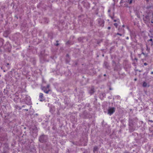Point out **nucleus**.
Instances as JSON below:
<instances>
[{"instance_id":"a878e982","label":"nucleus","mask_w":153,"mask_h":153,"mask_svg":"<svg viewBox=\"0 0 153 153\" xmlns=\"http://www.w3.org/2000/svg\"><path fill=\"white\" fill-rule=\"evenodd\" d=\"M109 90H112V89L111 88V87H110L109 88Z\"/></svg>"},{"instance_id":"9b49d317","label":"nucleus","mask_w":153,"mask_h":153,"mask_svg":"<svg viewBox=\"0 0 153 153\" xmlns=\"http://www.w3.org/2000/svg\"><path fill=\"white\" fill-rule=\"evenodd\" d=\"M3 44V40L2 39H0V47Z\"/></svg>"},{"instance_id":"20e7f679","label":"nucleus","mask_w":153,"mask_h":153,"mask_svg":"<svg viewBox=\"0 0 153 153\" xmlns=\"http://www.w3.org/2000/svg\"><path fill=\"white\" fill-rule=\"evenodd\" d=\"M23 97L24 98L23 100L24 101L25 100H28L29 102L30 100V97L29 96H28L26 95H24L23 96Z\"/></svg>"},{"instance_id":"c85d7f7f","label":"nucleus","mask_w":153,"mask_h":153,"mask_svg":"<svg viewBox=\"0 0 153 153\" xmlns=\"http://www.w3.org/2000/svg\"><path fill=\"white\" fill-rule=\"evenodd\" d=\"M151 74H153V71H152L151 72Z\"/></svg>"},{"instance_id":"1a4fd4ad","label":"nucleus","mask_w":153,"mask_h":153,"mask_svg":"<svg viewBox=\"0 0 153 153\" xmlns=\"http://www.w3.org/2000/svg\"><path fill=\"white\" fill-rule=\"evenodd\" d=\"M45 89H46V88L45 87H43L42 88V90H43L46 93V94H48V93H49V90H48V91H45Z\"/></svg>"},{"instance_id":"4c0bfd02","label":"nucleus","mask_w":153,"mask_h":153,"mask_svg":"<svg viewBox=\"0 0 153 153\" xmlns=\"http://www.w3.org/2000/svg\"><path fill=\"white\" fill-rule=\"evenodd\" d=\"M7 65H9V63H8V64H7Z\"/></svg>"},{"instance_id":"f704fd0d","label":"nucleus","mask_w":153,"mask_h":153,"mask_svg":"<svg viewBox=\"0 0 153 153\" xmlns=\"http://www.w3.org/2000/svg\"><path fill=\"white\" fill-rule=\"evenodd\" d=\"M24 107V105H23L22 106V107Z\"/></svg>"},{"instance_id":"7c9ffc66","label":"nucleus","mask_w":153,"mask_h":153,"mask_svg":"<svg viewBox=\"0 0 153 153\" xmlns=\"http://www.w3.org/2000/svg\"><path fill=\"white\" fill-rule=\"evenodd\" d=\"M59 45V44H58V43H57V44H56V46H57V45Z\"/></svg>"},{"instance_id":"bb28decb","label":"nucleus","mask_w":153,"mask_h":153,"mask_svg":"<svg viewBox=\"0 0 153 153\" xmlns=\"http://www.w3.org/2000/svg\"><path fill=\"white\" fill-rule=\"evenodd\" d=\"M141 50H142V52H143V48H141Z\"/></svg>"},{"instance_id":"5701e85b","label":"nucleus","mask_w":153,"mask_h":153,"mask_svg":"<svg viewBox=\"0 0 153 153\" xmlns=\"http://www.w3.org/2000/svg\"><path fill=\"white\" fill-rule=\"evenodd\" d=\"M126 39L127 40L128 39H129V37H126Z\"/></svg>"},{"instance_id":"f03ea898","label":"nucleus","mask_w":153,"mask_h":153,"mask_svg":"<svg viewBox=\"0 0 153 153\" xmlns=\"http://www.w3.org/2000/svg\"><path fill=\"white\" fill-rule=\"evenodd\" d=\"M115 108L114 107H109L108 110L107 114L110 115H111L115 112Z\"/></svg>"},{"instance_id":"a211bd4d","label":"nucleus","mask_w":153,"mask_h":153,"mask_svg":"<svg viewBox=\"0 0 153 153\" xmlns=\"http://www.w3.org/2000/svg\"><path fill=\"white\" fill-rule=\"evenodd\" d=\"M117 35H119L120 36H122V34H121L120 33H117Z\"/></svg>"},{"instance_id":"f8f14e48","label":"nucleus","mask_w":153,"mask_h":153,"mask_svg":"<svg viewBox=\"0 0 153 153\" xmlns=\"http://www.w3.org/2000/svg\"><path fill=\"white\" fill-rule=\"evenodd\" d=\"M104 64L106 68H108V64L107 62H104Z\"/></svg>"},{"instance_id":"72a5a7b5","label":"nucleus","mask_w":153,"mask_h":153,"mask_svg":"<svg viewBox=\"0 0 153 153\" xmlns=\"http://www.w3.org/2000/svg\"><path fill=\"white\" fill-rule=\"evenodd\" d=\"M104 76H106V74H104Z\"/></svg>"},{"instance_id":"9d476101","label":"nucleus","mask_w":153,"mask_h":153,"mask_svg":"<svg viewBox=\"0 0 153 153\" xmlns=\"http://www.w3.org/2000/svg\"><path fill=\"white\" fill-rule=\"evenodd\" d=\"M129 4H131L132 3L133 0H125Z\"/></svg>"},{"instance_id":"2f4dec72","label":"nucleus","mask_w":153,"mask_h":153,"mask_svg":"<svg viewBox=\"0 0 153 153\" xmlns=\"http://www.w3.org/2000/svg\"><path fill=\"white\" fill-rule=\"evenodd\" d=\"M122 27H124V25H123L122 26Z\"/></svg>"},{"instance_id":"c756f323","label":"nucleus","mask_w":153,"mask_h":153,"mask_svg":"<svg viewBox=\"0 0 153 153\" xmlns=\"http://www.w3.org/2000/svg\"><path fill=\"white\" fill-rule=\"evenodd\" d=\"M25 110L27 111H28V110L27 109H25Z\"/></svg>"},{"instance_id":"ddd939ff","label":"nucleus","mask_w":153,"mask_h":153,"mask_svg":"<svg viewBox=\"0 0 153 153\" xmlns=\"http://www.w3.org/2000/svg\"><path fill=\"white\" fill-rule=\"evenodd\" d=\"M98 149V147L97 146H95L94 148V152H95L97 151Z\"/></svg>"},{"instance_id":"393cba45","label":"nucleus","mask_w":153,"mask_h":153,"mask_svg":"<svg viewBox=\"0 0 153 153\" xmlns=\"http://www.w3.org/2000/svg\"><path fill=\"white\" fill-rule=\"evenodd\" d=\"M110 28H111V27H108V29L109 30L110 29Z\"/></svg>"},{"instance_id":"e433bc0d","label":"nucleus","mask_w":153,"mask_h":153,"mask_svg":"<svg viewBox=\"0 0 153 153\" xmlns=\"http://www.w3.org/2000/svg\"><path fill=\"white\" fill-rule=\"evenodd\" d=\"M114 21L115 22V21H116V20H114Z\"/></svg>"},{"instance_id":"6e6552de","label":"nucleus","mask_w":153,"mask_h":153,"mask_svg":"<svg viewBox=\"0 0 153 153\" xmlns=\"http://www.w3.org/2000/svg\"><path fill=\"white\" fill-rule=\"evenodd\" d=\"M129 125L130 126H132L133 125V120H132L131 119H129Z\"/></svg>"},{"instance_id":"b1692460","label":"nucleus","mask_w":153,"mask_h":153,"mask_svg":"<svg viewBox=\"0 0 153 153\" xmlns=\"http://www.w3.org/2000/svg\"><path fill=\"white\" fill-rule=\"evenodd\" d=\"M49 85H47V88H49Z\"/></svg>"},{"instance_id":"f257e3e1","label":"nucleus","mask_w":153,"mask_h":153,"mask_svg":"<svg viewBox=\"0 0 153 153\" xmlns=\"http://www.w3.org/2000/svg\"><path fill=\"white\" fill-rule=\"evenodd\" d=\"M48 140L47 136L45 135H42L39 137V141L41 143H45Z\"/></svg>"},{"instance_id":"0eeeda50","label":"nucleus","mask_w":153,"mask_h":153,"mask_svg":"<svg viewBox=\"0 0 153 153\" xmlns=\"http://www.w3.org/2000/svg\"><path fill=\"white\" fill-rule=\"evenodd\" d=\"M150 39L148 40V42L149 41L151 42H152L151 45L152 46L153 45V40L152 39V38H153V36H150Z\"/></svg>"},{"instance_id":"aec40b11","label":"nucleus","mask_w":153,"mask_h":153,"mask_svg":"<svg viewBox=\"0 0 153 153\" xmlns=\"http://www.w3.org/2000/svg\"><path fill=\"white\" fill-rule=\"evenodd\" d=\"M144 65L146 66V65H147V64L145 62V63H144Z\"/></svg>"},{"instance_id":"423d86ee","label":"nucleus","mask_w":153,"mask_h":153,"mask_svg":"<svg viewBox=\"0 0 153 153\" xmlns=\"http://www.w3.org/2000/svg\"><path fill=\"white\" fill-rule=\"evenodd\" d=\"M94 92V88L92 87L90 90L89 91V93L91 94H92Z\"/></svg>"},{"instance_id":"f3484780","label":"nucleus","mask_w":153,"mask_h":153,"mask_svg":"<svg viewBox=\"0 0 153 153\" xmlns=\"http://www.w3.org/2000/svg\"><path fill=\"white\" fill-rule=\"evenodd\" d=\"M104 25V22L103 20H101V26H103Z\"/></svg>"},{"instance_id":"39448f33","label":"nucleus","mask_w":153,"mask_h":153,"mask_svg":"<svg viewBox=\"0 0 153 153\" xmlns=\"http://www.w3.org/2000/svg\"><path fill=\"white\" fill-rule=\"evenodd\" d=\"M39 97L40 101H42L43 100L44 98L43 94L42 93H40L39 94Z\"/></svg>"},{"instance_id":"6ab92c4d","label":"nucleus","mask_w":153,"mask_h":153,"mask_svg":"<svg viewBox=\"0 0 153 153\" xmlns=\"http://www.w3.org/2000/svg\"><path fill=\"white\" fill-rule=\"evenodd\" d=\"M114 25L116 26V27H117V24L116 23H114Z\"/></svg>"},{"instance_id":"cd10ccee","label":"nucleus","mask_w":153,"mask_h":153,"mask_svg":"<svg viewBox=\"0 0 153 153\" xmlns=\"http://www.w3.org/2000/svg\"><path fill=\"white\" fill-rule=\"evenodd\" d=\"M124 153H129L128 152H126Z\"/></svg>"},{"instance_id":"2eb2a0df","label":"nucleus","mask_w":153,"mask_h":153,"mask_svg":"<svg viewBox=\"0 0 153 153\" xmlns=\"http://www.w3.org/2000/svg\"><path fill=\"white\" fill-rule=\"evenodd\" d=\"M119 30L120 32L123 33H124V29H123L120 30V29H119Z\"/></svg>"},{"instance_id":"4468645a","label":"nucleus","mask_w":153,"mask_h":153,"mask_svg":"<svg viewBox=\"0 0 153 153\" xmlns=\"http://www.w3.org/2000/svg\"><path fill=\"white\" fill-rule=\"evenodd\" d=\"M143 86L144 87H146L147 86V84L145 82H143Z\"/></svg>"},{"instance_id":"dca6fc26","label":"nucleus","mask_w":153,"mask_h":153,"mask_svg":"<svg viewBox=\"0 0 153 153\" xmlns=\"http://www.w3.org/2000/svg\"><path fill=\"white\" fill-rule=\"evenodd\" d=\"M146 51L148 52H149H149L150 48L148 47L147 45H146Z\"/></svg>"},{"instance_id":"7ed1b4c3","label":"nucleus","mask_w":153,"mask_h":153,"mask_svg":"<svg viewBox=\"0 0 153 153\" xmlns=\"http://www.w3.org/2000/svg\"><path fill=\"white\" fill-rule=\"evenodd\" d=\"M143 20L145 23H147L149 22V17L148 16H146L143 18Z\"/></svg>"},{"instance_id":"473e14b6","label":"nucleus","mask_w":153,"mask_h":153,"mask_svg":"<svg viewBox=\"0 0 153 153\" xmlns=\"http://www.w3.org/2000/svg\"><path fill=\"white\" fill-rule=\"evenodd\" d=\"M110 10H108V12H110Z\"/></svg>"},{"instance_id":"c9c22d12","label":"nucleus","mask_w":153,"mask_h":153,"mask_svg":"<svg viewBox=\"0 0 153 153\" xmlns=\"http://www.w3.org/2000/svg\"><path fill=\"white\" fill-rule=\"evenodd\" d=\"M134 80H136V79H134Z\"/></svg>"},{"instance_id":"4be33fe9","label":"nucleus","mask_w":153,"mask_h":153,"mask_svg":"<svg viewBox=\"0 0 153 153\" xmlns=\"http://www.w3.org/2000/svg\"><path fill=\"white\" fill-rule=\"evenodd\" d=\"M149 121L150 122L152 123L153 122V121L152 120H149Z\"/></svg>"},{"instance_id":"412c9836","label":"nucleus","mask_w":153,"mask_h":153,"mask_svg":"<svg viewBox=\"0 0 153 153\" xmlns=\"http://www.w3.org/2000/svg\"><path fill=\"white\" fill-rule=\"evenodd\" d=\"M142 54H143L144 55H145V54L143 52H142Z\"/></svg>"}]
</instances>
